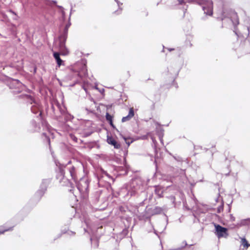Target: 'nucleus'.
<instances>
[{"label": "nucleus", "mask_w": 250, "mask_h": 250, "mask_svg": "<svg viewBox=\"0 0 250 250\" xmlns=\"http://www.w3.org/2000/svg\"><path fill=\"white\" fill-rule=\"evenodd\" d=\"M122 233L125 235H126L128 233V230L127 229H125L123 230Z\"/></svg>", "instance_id": "nucleus-39"}, {"label": "nucleus", "mask_w": 250, "mask_h": 250, "mask_svg": "<svg viewBox=\"0 0 250 250\" xmlns=\"http://www.w3.org/2000/svg\"><path fill=\"white\" fill-rule=\"evenodd\" d=\"M223 207H224V203L222 201V204L220 206H219L217 208V212L220 213L223 210Z\"/></svg>", "instance_id": "nucleus-28"}, {"label": "nucleus", "mask_w": 250, "mask_h": 250, "mask_svg": "<svg viewBox=\"0 0 250 250\" xmlns=\"http://www.w3.org/2000/svg\"><path fill=\"white\" fill-rule=\"evenodd\" d=\"M241 244L242 245L245 247H246L247 248H248L250 245L248 243L247 240L244 237L241 238Z\"/></svg>", "instance_id": "nucleus-22"}, {"label": "nucleus", "mask_w": 250, "mask_h": 250, "mask_svg": "<svg viewBox=\"0 0 250 250\" xmlns=\"http://www.w3.org/2000/svg\"><path fill=\"white\" fill-rule=\"evenodd\" d=\"M124 139L125 140V143L128 146L133 142L132 141H131L130 142L127 141L125 137H124Z\"/></svg>", "instance_id": "nucleus-33"}, {"label": "nucleus", "mask_w": 250, "mask_h": 250, "mask_svg": "<svg viewBox=\"0 0 250 250\" xmlns=\"http://www.w3.org/2000/svg\"><path fill=\"white\" fill-rule=\"evenodd\" d=\"M222 21L223 23L226 22H231L235 26L239 24V19L237 13L232 10L224 11L222 15Z\"/></svg>", "instance_id": "nucleus-4"}, {"label": "nucleus", "mask_w": 250, "mask_h": 250, "mask_svg": "<svg viewBox=\"0 0 250 250\" xmlns=\"http://www.w3.org/2000/svg\"><path fill=\"white\" fill-rule=\"evenodd\" d=\"M60 56V54L58 52H56L53 53V56H54V58L55 59V60L57 62V64L59 66H60L61 65H62V63H63V61L61 59Z\"/></svg>", "instance_id": "nucleus-16"}, {"label": "nucleus", "mask_w": 250, "mask_h": 250, "mask_svg": "<svg viewBox=\"0 0 250 250\" xmlns=\"http://www.w3.org/2000/svg\"><path fill=\"white\" fill-rule=\"evenodd\" d=\"M31 124L32 126L34 127L33 131H38L40 130V127L39 125H38L36 121H35L34 120H32L31 122Z\"/></svg>", "instance_id": "nucleus-19"}, {"label": "nucleus", "mask_w": 250, "mask_h": 250, "mask_svg": "<svg viewBox=\"0 0 250 250\" xmlns=\"http://www.w3.org/2000/svg\"><path fill=\"white\" fill-rule=\"evenodd\" d=\"M232 202H233V199H231L230 202L229 203L227 204L228 206H229V212L230 211V209H231L230 205L232 204Z\"/></svg>", "instance_id": "nucleus-34"}, {"label": "nucleus", "mask_w": 250, "mask_h": 250, "mask_svg": "<svg viewBox=\"0 0 250 250\" xmlns=\"http://www.w3.org/2000/svg\"><path fill=\"white\" fill-rule=\"evenodd\" d=\"M34 72H35V73L36 72V68H35V69L34 70Z\"/></svg>", "instance_id": "nucleus-50"}, {"label": "nucleus", "mask_w": 250, "mask_h": 250, "mask_svg": "<svg viewBox=\"0 0 250 250\" xmlns=\"http://www.w3.org/2000/svg\"><path fill=\"white\" fill-rule=\"evenodd\" d=\"M8 12L10 13L11 14L14 15L16 17L17 16V15H16V13L14 11L11 10V9H10L9 10H8Z\"/></svg>", "instance_id": "nucleus-37"}, {"label": "nucleus", "mask_w": 250, "mask_h": 250, "mask_svg": "<svg viewBox=\"0 0 250 250\" xmlns=\"http://www.w3.org/2000/svg\"><path fill=\"white\" fill-rule=\"evenodd\" d=\"M64 129L66 131L69 132L73 130V128L70 126L69 125L65 124L64 125Z\"/></svg>", "instance_id": "nucleus-26"}, {"label": "nucleus", "mask_w": 250, "mask_h": 250, "mask_svg": "<svg viewBox=\"0 0 250 250\" xmlns=\"http://www.w3.org/2000/svg\"><path fill=\"white\" fill-rule=\"evenodd\" d=\"M87 75L86 65H84L81 72L72 71L68 74L66 79L69 80H73L74 83L72 85L73 86L75 83H77L79 81V78Z\"/></svg>", "instance_id": "nucleus-7"}, {"label": "nucleus", "mask_w": 250, "mask_h": 250, "mask_svg": "<svg viewBox=\"0 0 250 250\" xmlns=\"http://www.w3.org/2000/svg\"><path fill=\"white\" fill-rule=\"evenodd\" d=\"M13 83L14 84H16L18 85V87H19V88L18 90H14L13 91V93L14 94H18V93H19L20 92H21L22 91L24 90V89H25L26 87H25V86L23 85L20 82L19 80H14L13 81Z\"/></svg>", "instance_id": "nucleus-11"}, {"label": "nucleus", "mask_w": 250, "mask_h": 250, "mask_svg": "<svg viewBox=\"0 0 250 250\" xmlns=\"http://www.w3.org/2000/svg\"><path fill=\"white\" fill-rule=\"evenodd\" d=\"M55 164L59 168V172L56 177L60 180V182L63 180H66L68 181V183H70L68 176H65V173L64 170L65 167L67 169L71 179L75 183H77L80 174L84 170L83 165L80 161H69L65 166L60 164L59 162L55 161Z\"/></svg>", "instance_id": "nucleus-1"}, {"label": "nucleus", "mask_w": 250, "mask_h": 250, "mask_svg": "<svg viewBox=\"0 0 250 250\" xmlns=\"http://www.w3.org/2000/svg\"><path fill=\"white\" fill-rule=\"evenodd\" d=\"M116 170L119 175H125L128 172V169L126 167H118L116 168Z\"/></svg>", "instance_id": "nucleus-14"}, {"label": "nucleus", "mask_w": 250, "mask_h": 250, "mask_svg": "<svg viewBox=\"0 0 250 250\" xmlns=\"http://www.w3.org/2000/svg\"><path fill=\"white\" fill-rule=\"evenodd\" d=\"M230 219L232 221H234L235 220V217L232 214H230Z\"/></svg>", "instance_id": "nucleus-43"}, {"label": "nucleus", "mask_w": 250, "mask_h": 250, "mask_svg": "<svg viewBox=\"0 0 250 250\" xmlns=\"http://www.w3.org/2000/svg\"><path fill=\"white\" fill-rule=\"evenodd\" d=\"M56 6L59 8L61 9L62 10H63V8L62 6L57 5Z\"/></svg>", "instance_id": "nucleus-44"}, {"label": "nucleus", "mask_w": 250, "mask_h": 250, "mask_svg": "<svg viewBox=\"0 0 250 250\" xmlns=\"http://www.w3.org/2000/svg\"><path fill=\"white\" fill-rule=\"evenodd\" d=\"M192 245H192V244H191V245H188V246H189V247H191V246H192Z\"/></svg>", "instance_id": "nucleus-51"}, {"label": "nucleus", "mask_w": 250, "mask_h": 250, "mask_svg": "<svg viewBox=\"0 0 250 250\" xmlns=\"http://www.w3.org/2000/svg\"><path fill=\"white\" fill-rule=\"evenodd\" d=\"M46 191L45 188H40V189L37 191L36 195L39 198H41L44 195Z\"/></svg>", "instance_id": "nucleus-18"}, {"label": "nucleus", "mask_w": 250, "mask_h": 250, "mask_svg": "<svg viewBox=\"0 0 250 250\" xmlns=\"http://www.w3.org/2000/svg\"><path fill=\"white\" fill-rule=\"evenodd\" d=\"M69 137L75 143L78 142V138L72 133H69Z\"/></svg>", "instance_id": "nucleus-25"}, {"label": "nucleus", "mask_w": 250, "mask_h": 250, "mask_svg": "<svg viewBox=\"0 0 250 250\" xmlns=\"http://www.w3.org/2000/svg\"><path fill=\"white\" fill-rule=\"evenodd\" d=\"M115 1L117 2L119 8L120 7V6L123 4V3H121L120 1H119L118 0H115Z\"/></svg>", "instance_id": "nucleus-40"}, {"label": "nucleus", "mask_w": 250, "mask_h": 250, "mask_svg": "<svg viewBox=\"0 0 250 250\" xmlns=\"http://www.w3.org/2000/svg\"><path fill=\"white\" fill-rule=\"evenodd\" d=\"M42 136L45 138L47 142H48V143L49 145V146H50V141L49 138L47 136L46 134L45 133H42Z\"/></svg>", "instance_id": "nucleus-31"}, {"label": "nucleus", "mask_w": 250, "mask_h": 250, "mask_svg": "<svg viewBox=\"0 0 250 250\" xmlns=\"http://www.w3.org/2000/svg\"><path fill=\"white\" fill-rule=\"evenodd\" d=\"M173 158L177 161H181V158L180 157H178L177 158H176V157L175 156H173Z\"/></svg>", "instance_id": "nucleus-42"}, {"label": "nucleus", "mask_w": 250, "mask_h": 250, "mask_svg": "<svg viewBox=\"0 0 250 250\" xmlns=\"http://www.w3.org/2000/svg\"><path fill=\"white\" fill-rule=\"evenodd\" d=\"M71 25V22L70 21H69L65 25L64 28V30H66V31H68V28H69V27Z\"/></svg>", "instance_id": "nucleus-32"}, {"label": "nucleus", "mask_w": 250, "mask_h": 250, "mask_svg": "<svg viewBox=\"0 0 250 250\" xmlns=\"http://www.w3.org/2000/svg\"><path fill=\"white\" fill-rule=\"evenodd\" d=\"M12 229H13V227H9V228L4 229L3 230H0V235L3 234L6 231H10V230H12Z\"/></svg>", "instance_id": "nucleus-29"}, {"label": "nucleus", "mask_w": 250, "mask_h": 250, "mask_svg": "<svg viewBox=\"0 0 250 250\" xmlns=\"http://www.w3.org/2000/svg\"><path fill=\"white\" fill-rule=\"evenodd\" d=\"M162 211V209L158 207H156L154 209V212L155 213H160Z\"/></svg>", "instance_id": "nucleus-27"}, {"label": "nucleus", "mask_w": 250, "mask_h": 250, "mask_svg": "<svg viewBox=\"0 0 250 250\" xmlns=\"http://www.w3.org/2000/svg\"><path fill=\"white\" fill-rule=\"evenodd\" d=\"M19 98L25 99L28 101V102H29L30 104H32L30 107L31 112L34 114H36L39 113V116H38V117H39L41 120L42 119V113L41 110V105L39 103L35 101L34 99L31 96L27 94L20 95L19 96Z\"/></svg>", "instance_id": "nucleus-3"}, {"label": "nucleus", "mask_w": 250, "mask_h": 250, "mask_svg": "<svg viewBox=\"0 0 250 250\" xmlns=\"http://www.w3.org/2000/svg\"><path fill=\"white\" fill-rule=\"evenodd\" d=\"M168 50H169V51H171V50H173V48H170V49H168Z\"/></svg>", "instance_id": "nucleus-48"}, {"label": "nucleus", "mask_w": 250, "mask_h": 250, "mask_svg": "<svg viewBox=\"0 0 250 250\" xmlns=\"http://www.w3.org/2000/svg\"><path fill=\"white\" fill-rule=\"evenodd\" d=\"M215 227V234L218 238L222 237L227 238L228 236V229L222 227L219 224L214 223Z\"/></svg>", "instance_id": "nucleus-10"}, {"label": "nucleus", "mask_w": 250, "mask_h": 250, "mask_svg": "<svg viewBox=\"0 0 250 250\" xmlns=\"http://www.w3.org/2000/svg\"><path fill=\"white\" fill-rule=\"evenodd\" d=\"M51 109L55 118L59 122H63L62 118L66 122L70 121L74 118L73 116L68 113L64 107H62L59 103L52 104Z\"/></svg>", "instance_id": "nucleus-2"}, {"label": "nucleus", "mask_w": 250, "mask_h": 250, "mask_svg": "<svg viewBox=\"0 0 250 250\" xmlns=\"http://www.w3.org/2000/svg\"><path fill=\"white\" fill-rule=\"evenodd\" d=\"M107 172L106 171H104L103 169H101V174L98 177L99 181H101L103 180L104 178L105 177L106 174H107Z\"/></svg>", "instance_id": "nucleus-20"}, {"label": "nucleus", "mask_w": 250, "mask_h": 250, "mask_svg": "<svg viewBox=\"0 0 250 250\" xmlns=\"http://www.w3.org/2000/svg\"><path fill=\"white\" fill-rule=\"evenodd\" d=\"M51 2L53 3L54 4H56L57 1L56 0H51Z\"/></svg>", "instance_id": "nucleus-45"}, {"label": "nucleus", "mask_w": 250, "mask_h": 250, "mask_svg": "<svg viewBox=\"0 0 250 250\" xmlns=\"http://www.w3.org/2000/svg\"><path fill=\"white\" fill-rule=\"evenodd\" d=\"M51 179L50 178L43 179L40 186V188H45V190H47V188L49 184L50 183Z\"/></svg>", "instance_id": "nucleus-15"}, {"label": "nucleus", "mask_w": 250, "mask_h": 250, "mask_svg": "<svg viewBox=\"0 0 250 250\" xmlns=\"http://www.w3.org/2000/svg\"><path fill=\"white\" fill-rule=\"evenodd\" d=\"M62 16H63H63H64L65 13H64V12L63 11V10H62Z\"/></svg>", "instance_id": "nucleus-46"}, {"label": "nucleus", "mask_w": 250, "mask_h": 250, "mask_svg": "<svg viewBox=\"0 0 250 250\" xmlns=\"http://www.w3.org/2000/svg\"><path fill=\"white\" fill-rule=\"evenodd\" d=\"M178 4L180 5H182L185 3V0H178Z\"/></svg>", "instance_id": "nucleus-36"}, {"label": "nucleus", "mask_w": 250, "mask_h": 250, "mask_svg": "<svg viewBox=\"0 0 250 250\" xmlns=\"http://www.w3.org/2000/svg\"><path fill=\"white\" fill-rule=\"evenodd\" d=\"M117 12H118V11H116L115 12V13H117Z\"/></svg>", "instance_id": "nucleus-53"}, {"label": "nucleus", "mask_w": 250, "mask_h": 250, "mask_svg": "<svg viewBox=\"0 0 250 250\" xmlns=\"http://www.w3.org/2000/svg\"><path fill=\"white\" fill-rule=\"evenodd\" d=\"M229 173L226 174V176H227L229 175Z\"/></svg>", "instance_id": "nucleus-47"}, {"label": "nucleus", "mask_w": 250, "mask_h": 250, "mask_svg": "<svg viewBox=\"0 0 250 250\" xmlns=\"http://www.w3.org/2000/svg\"><path fill=\"white\" fill-rule=\"evenodd\" d=\"M154 233H155L157 235H158V234L156 233V230H154Z\"/></svg>", "instance_id": "nucleus-49"}, {"label": "nucleus", "mask_w": 250, "mask_h": 250, "mask_svg": "<svg viewBox=\"0 0 250 250\" xmlns=\"http://www.w3.org/2000/svg\"><path fill=\"white\" fill-rule=\"evenodd\" d=\"M155 193L157 194L159 197H162L163 191H162L160 187H156L155 188Z\"/></svg>", "instance_id": "nucleus-23"}, {"label": "nucleus", "mask_w": 250, "mask_h": 250, "mask_svg": "<svg viewBox=\"0 0 250 250\" xmlns=\"http://www.w3.org/2000/svg\"><path fill=\"white\" fill-rule=\"evenodd\" d=\"M128 188L127 194H130L131 196H135L139 192H143L144 189L142 182L139 179L133 180Z\"/></svg>", "instance_id": "nucleus-5"}, {"label": "nucleus", "mask_w": 250, "mask_h": 250, "mask_svg": "<svg viewBox=\"0 0 250 250\" xmlns=\"http://www.w3.org/2000/svg\"><path fill=\"white\" fill-rule=\"evenodd\" d=\"M109 122V123L110 125H111V126L113 128H115V126H114V125H113L112 121H109V122Z\"/></svg>", "instance_id": "nucleus-41"}, {"label": "nucleus", "mask_w": 250, "mask_h": 250, "mask_svg": "<svg viewBox=\"0 0 250 250\" xmlns=\"http://www.w3.org/2000/svg\"><path fill=\"white\" fill-rule=\"evenodd\" d=\"M71 15V13H70V15ZM70 16H69V19H70Z\"/></svg>", "instance_id": "nucleus-52"}, {"label": "nucleus", "mask_w": 250, "mask_h": 250, "mask_svg": "<svg viewBox=\"0 0 250 250\" xmlns=\"http://www.w3.org/2000/svg\"><path fill=\"white\" fill-rule=\"evenodd\" d=\"M195 2L202 6L204 14L212 16L213 14V2L211 0H194Z\"/></svg>", "instance_id": "nucleus-6"}, {"label": "nucleus", "mask_w": 250, "mask_h": 250, "mask_svg": "<svg viewBox=\"0 0 250 250\" xmlns=\"http://www.w3.org/2000/svg\"><path fill=\"white\" fill-rule=\"evenodd\" d=\"M163 135L162 134V135L161 134H159V138H160V142L161 143L163 144Z\"/></svg>", "instance_id": "nucleus-38"}, {"label": "nucleus", "mask_w": 250, "mask_h": 250, "mask_svg": "<svg viewBox=\"0 0 250 250\" xmlns=\"http://www.w3.org/2000/svg\"><path fill=\"white\" fill-rule=\"evenodd\" d=\"M105 117L107 121L109 122L112 121V116L110 115L108 113H106Z\"/></svg>", "instance_id": "nucleus-30"}, {"label": "nucleus", "mask_w": 250, "mask_h": 250, "mask_svg": "<svg viewBox=\"0 0 250 250\" xmlns=\"http://www.w3.org/2000/svg\"><path fill=\"white\" fill-rule=\"evenodd\" d=\"M91 102L93 103L91 106L89 107V108L86 107L85 109L89 112H92L94 110V107H95V103L93 99H91Z\"/></svg>", "instance_id": "nucleus-21"}, {"label": "nucleus", "mask_w": 250, "mask_h": 250, "mask_svg": "<svg viewBox=\"0 0 250 250\" xmlns=\"http://www.w3.org/2000/svg\"><path fill=\"white\" fill-rule=\"evenodd\" d=\"M134 112L133 108H130L129 110L128 114L127 116L123 117L122 119V122H125L129 121L134 116Z\"/></svg>", "instance_id": "nucleus-13"}, {"label": "nucleus", "mask_w": 250, "mask_h": 250, "mask_svg": "<svg viewBox=\"0 0 250 250\" xmlns=\"http://www.w3.org/2000/svg\"><path fill=\"white\" fill-rule=\"evenodd\" d=\"M66 233L69 235H71V236H73L75 235V233L73 231H68L67 232H66Z\"/></svg>", "instance_id": "nucleus-35"}, {"label": "nucleus", "mask_w": 250, "mask_h": 250, "mask_svg": "<svg viewBox=\"0 0 250 250\" xmlns=\"http://www.w3.org/2000/svg\"><path fill=\"white\" fill-rule=\"evenodd\" d=\"M68 31L63 29L59 37V49L62 55H66L68 53V51L65 46V42L67 38Z\"/></svg>", "instance_id": "nucleus-8"}, {"label": "nucleus", "mask_w": 250, "mask_h": 250, "mask_svg": "<svg viewBox=\"0 0 250 250\" xmlns=\"http://www.w3.org/2000/svg\"><path fill=\"white\" fill-rule=\"evenodd\" d=\"M89 180L87 178H80V181L77 184L78 189L83 194H86L88 192Z\"/></svg>", "instance_id": "nucleus-9"}, {"label": "nucleus", "mask_w": 250, "mask_h": 250, "mask_svg": "<svg viewBox=\"0 0 250 250\" xmlns=\"http://www.w3.org/2000/svg\"><path fill=\"white\" fill-rule=\"evenodd\" d=\"M107 142L109 144L114 146L115 148H120L121 145L112 137H107Z\"/></svg>", "instance_id": "nucleus-12"}, {"label": "nucleus", "mask_w": 250, "mask_h": 250, "mask_svg": "<svg viewBox=\"0 0 250 250\" xmlns=\"http://www.w3.org/2000/svg\"><path fill=\"white\" fill-rule=\"evenodd\" d=\"M244 43L246 53H250V39L246 40Z\"/></svg>", "instance_id": "nucleus-17"}, {"label": "nucleus", "mask_w": 250, "mask_h": 250, "mask_svg": "<svg viewBox=\"0 0 250 250\" xmlns=\"http://www.w3.org/2000/svg\"><path fill=\"white\" fill-rule=\"evenodd\" d=\"M103 180L106 181L107 182H109L108 180H112V181H113L112 177L108 173L106 174L105 177L104 178Z\"/></svg>", "instance_id": "nucleus-24"}]
</instances>
